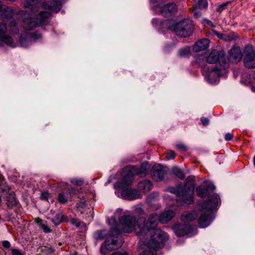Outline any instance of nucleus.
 I'll return each instance as SVG.
<instances>
[{"label":"nucleus","mask_w":255,"mask_h":255,"mask_svg":"<svg viewBox=\"0 0 255 255\" xmlns=\"http://www.w3.org/2000/svg\"><path fill=\"white\" fill-rule=\"evenodd\" d=\"M134 212L135 213L139 215H142L144 214V211L141 208L140 205H137L134 207Z\"/></svg>","instance_id":"nucleus-37"},{"label":"nucleus","mask_w":255,"mask_h":255,"mask_svg":"<svg viewBox=\"0 0 255 255\" xmlns=\"http://www.w3.org/2000/svg\"><path fill=\"white\" fill-rule=\"evenodd\" d=\"M176 156L175 153L173 151H170L168 153H167L165 158L167 160L173 159Z\"/></svg>","instance_id":"nucleus-39"},{"label":"nucleus","mask_w":255,"mask_h":255,"mask_svg":"<svg viewBox=\"0 0 255 255\" xmlns=\"http://www.w3.org/2000/svg\"><path fill=\"white\" fill-rule=\"evenodd\" d=\"M225 56V52L223 51L214 50L210 53L206 61L209 64H213L218 61L221 63L220 65H228Z\"/></svg>","instance_id":"nucleus-9"},{"label":"nucleus","mask_w":255,"mask_h":255,"mask_svg":"<svg viewBox=\"0 0 255 255\" xmlns=\"http://www.w3.org/2000/svg\"><path fill=\"white\" fill-rule=\"evenodd\" d=\"M3 180V176L0 174V183H2V181Z\"/></svg>","instance_id":"nucleus-56"},{"label":"nucleus","mask_w":255,"mask_h":255,"mask_svg":"<svg viewBox=\"0 0 255 255\" xmlns=\"http://www.w3.org/2000/svg\"><path fill=\"white\" fill-rule=\"evenodd\" d=\"M2 245L4 248H9L10 247V243L8 241H3L2 242Z\"/></svg>","instance_id":"nucleus-47"},{"label":"nucleus","mask_w":255,"mask_h":255,"mask_svg":"<svg viewBox=\"0 0 255 255\" xmlns=\"http://www.w3.org/2000/svg\"><path fill=\"white\" fill-rule=\"evenodd\" d=\"M215 189L214 185L210 184L207 186L202 185L196 188V192L198 196L203 198L206 197L209 194V191H214Z\"/></svg>","instance_id":"nucleus-17"},{"label":"nucleus","mask_w":255,"mask_h":255,"mask_svg":"<svg viewBox=\"0 0 255 255\" xmlns=\"http://www.w3.org/2000/svg\"><path fill=\"white\" fill-rule=\"evenodd\" d=\"M166 174L167 168L160 164L155 165L151 169V176L153 179L157 181L163 180Z\"/></svg>","instance_id":"nucleus-10"},{"label":"nucleus","mask_w":255,"mask_h":255,"mask_svg":"<svg viewBox=\"0 0 255 255\" xmlns=\"http://www.w3.org/2000/svg\"><path fill=\"white\" fill-rule=\"evenodd\" d=\"M214 218L213 215L211 213L202 214L198 220L200 227L203 228L208 227Z\"/></svg>","instance_id":"nucleus-18"},{"label":"nucleus","mask_w":255,"mask_h":255,"mask_svg":"<svg viewBox=\"0 0 255 255\" xmlns=\"http://www.w3.org/2000/svg\"><path fill=\"white\" fill-rule=\"evenodd\" d=\"M186 180L184 186L182 184H178L175 187L168 188L167 191L176 195L177 202L191 204L194 201L193 195L195 188V176H188Z\"/></svg>","instance_id":"nucleus-2"},{"label":"nucleus","mask_w":255,"mask_h":255,"mask_svg":"<svg viewBox=\"0 0 255 255\" xmlns=\"http://www.w3.org/2000/svg\"><path fill=\"white\" fill-rule=\"evenodd\" d=\"M172 172L173 174L181 179H183L185 177V175L183 171L177 167H173L172 168Z\"/></svg>","instance_id":"nucleus-30"},{"label":"nucleus","mask_w":255,"mask_h":255,"mask_svg":"<svg viewBox=\"0 0 255 255\" xmlns=\"http://www.w3.org/2000/svg\"><path fill=\"white\" fill-rule=\"evenodd\" d=\"M67 194H65L64 193H60L58 195V200L60 203H65L67 202L68 199V197L67 196Z\"/></svg>","instance_id":"nucleus-34"},{"label":"nucleus","mask_w":255,"mask_h":255,"mask_svg":"<svg viewBox=\"0 0 255 255\" xmlns=\"http://www.w3.org/2000/svg\"><path fill=\"white\" fill-rule=\"evenodd\" d=\"M51 221L55 225H58L62 222H69V219L67 216L60 213L57 214Z\"/></svg>","instance_id":"nucleus-24"},{"label":"nucleus","mask_w":255,"mask_h":255,"mask_svg":"<svg viewBox=\"0 0 255 255\" xmlns=\"http://www.w3.org/2000/svg\"><path fill=\"white\" fill-rule=\"evenodd\" d=\"M17 201L15 198V195L13 192H11L9 193L7 198V205L10 208H12L17 204Z\"/></svg>","instance_id":"nucleus-28"},{"label":"nucleus","mask_w":255,"mask_h":255,"mask_svg":"<svg viewBox=\"0 0 255 255\" xmlns=\"http://www.w3.org/2000/svg\"><path fill=\"white\" fill-rule=\"evenodd\" d=\"M38 0H24L23 5L25 7H29L36 4Z\"/></svg>","instance_id":"nucleus-35"},{"label":"nucleus","mask_w":255,"mask_h":255,"mask_svg":"<svg viewBox=\"0 0 255 255\" xmlns=\"http://www.w3.org/2000/svg\"><path fill=\"white\" fill-rule=\"evenodd\" d=\"M155 214L157 216V222L158 220L162 223H167L175 215L174 212L172 210H167L163 212L160 216H159L156 213H153L149 215V216Z\"/></svg>","instance_id":"nucleus-20"},{"label":"nucleus","mask_w":255,"mask_h":255,"mask_svg":"<svg viewBox=\"0 0 255 255\" xmlns=\"http://www.w3.org/2000/svg\"><path fill=\"white\" fill-rule=\"evenodd\" d=\"M1 203H2L1 198L0 196V206H1Z\"/></svg>","instance_id":"nucleus-60"},{"label":"nucleus","mask_w":255,"mask_h":255,"mask_svg":"<svg viewBox=\"0 0 255 255\" xmlns=\"http://www.w3.org/2000/svg\"><path fill=\"white\" fill-rule=\"evenodd\" d=\"M28 42V39L25 38V39H24V42L25 43H27Z\"/></svg>","instance_id":"nucleus-59"},{"label":"nucleus","mask_w":255,"mask_h":255,"mask_svg":"<svg viewBox=\"0 0 255 255\" xmlns=\"http://www.w3.org/2000/svg\"><path fill=\"white\" fill-rule=\"evenodd\" d=\"M229 3V2H226L219 5L217 7L216 10L219 12H221L223 10L225 9L227 7V5Z\"/></svg>","instance_id":"nucleus-36"},{"label":"nucleus","mask_w":255,"mask_h":255,"mask_svg":"<svg viewBox=\"0 0 255 255\" xmlns=\"http://www.w3.org/2000/svg\"><path fill=\"white\" fill-rule=\"evenodd\" d=\"M7 28L5 24L0 23V35H3V34L6 32Z\"/></svg>","instance_id":"nucleus-40"},{"label":"nucleus","mask_w":255,"mask_h":255,"mask_svg":"<svg viewBox=\"0 0 255 255\" xmlns=\"http://www.w3.org/2000/svg\"><path fill=\"white\" fill-rule=\"evenodd\" d=\"M77 205L82 208L85 207L87 205L86 200L84 198H80V200L77 203Z\"/></svg>","instance_id":"nucleus-41"},{"label":"nucleus","mask_w":255,"mask_h":255,"mask_svg":"<svg viewBox=\"0 0 255 255\" xmlns=\"http://www.w3.org/2000/svg\"><path fill=\"white\" fill-rule=\"evenodd\" d=\"M3 43H4L11 47H15L16 46V45L13 41V39L12 37L9 36L0 35V45Z\"/></svg>","instance_id":"nucleus-26"},{"label":"nucleus","mask_w":255,"mask_h":255,"mask_svg":"<svg viewBox=\"0 0 255 255\" xmlns=\"http://www.w3.org/2000/svg\"><path fill=\"white\" fill-rule=\"evenodd\" d=\"M219 196L214 194L208 197L207 201L203 203L202 205V209L210 211L214 209L217 206L219 200Z\"/></svg>","instance_id":"nucleus-13"},{"label":"nucleus","mask_w":255,"mask_h":255,"mask_svg":"<svg viewBox=\"0 0 255 255\" xmlns=\"http://www.w3.org/2000/svg\"><path fill=\"white\" fill-rule=\"evenodd\" d=\"M51 13L49 11H43L36 14L34 10L28 14L27 17L23 20V27L26 30H31L38 26L46 25L48 22V18Z\"/></svg>","instance_id":"nucleus-4"},{"label":"nucleus","mask_w":255,"mask_h":255,"mask_svg":"<svg viewBox=\"0 0 255 255\" xmlns=\"http://www.w3.org/2000/svg\"><path fill=\"white\" fill-rule=\"evenodd\" d=\"M208 2L207 0H197L196 5L195 8L196 9L197 8H206L207 7Z\"/></svg>","instance_id":"nucleus-32"},{"label":"nucleus","mask_w":255,"mask_h":255,"mask_svg":"<svg viewBox=\"0 0 255 255\" xmlns=\"http://www.w3.org/2000/svg\"><path fill=\"white\" fill-rule=\"evenodd\" d=\"M173 30L179 36L187 37L191 34L193 28L190 20L184 19L175 23Z\"/></svg>","instance_id":"nucleus-7"},{"label":"nucleus","mask_w":255,"mask_h":255,"mask_svg":"<svg viewBox=\"0 0 255 255\" xmlns=\"http://www.w3.org/2000/svg\"><path fill=\"white\" fill-rule=\"evenodd\" d=\"M233 138L232 135L230 133H227L225 136V139L227 141L231 140Z\"/></svg>","instance_id":"nucleus-50"},{"label":"nucleus","mask_w":255,"mask_h":255,"mask_svg":"<svg viewBox=\"0 0 255 255\" xmlns=\"http://www.w3.org/2000/svg\"><path fill=\"white\" fill-rule=\"evenodd\" d=\"M149 167L147 162L143 163L140 168L132 166L127 168L124 171L122 179L118 182V186L120 188H125L128 186L133 180V177L135 174L140 176H144Z\"/></svg>","instance_id":"nucleus-5"},{"label":"nucleus","mask_w":255,"mask_h":255,"mask_svg":"<svg viewBox=\"0 0 255 255\" xmlns=\"http://www.w3.org/2000/svg\"><path fill=\"white\" fill-rule=\"evenodd\" d=\"M158 217L154 214L149 216L148 220L140 217L136 221L131 215H124L119 219L121 227H117L121 231L129 233L133 230L139 238L140 253L138 255H156V252L162 248L168 240L167 234L159 229L157 225Z\"/></svg>","instance_id":"nucleus-1"},{"label":"nucleus","mask_w":255,"mask_h":255,"mask_svg":"<svg viewBox=\"0 0 255 255\" xmlns=\"http://www.w3.org/2000/svg\"><path fill=\"white\" fill-rule=\"evenodd\" d=\"M198 215L196 211L189 213H184L181 216V220L184 222H190L198 217Z\"/></svg>","instance_id":"nucleus-25"},{"label":"nucleus","mask_w":255,"mask_h":255,"mask_svg":"<svg viewBox=\"0 0 255 255\" xmlns=\"http://www.w3.org/2000/svg\"><path fill=\"white\" fill-rule=\"evenodd\" d=\"M110 223H116V220H115V219H112L110 220Z\"/></svg>","instance_id":"nucleus-57"},{"label":"nucleus","mask_w":255,"mask_h":255,"mask_svg":"<svg viewBox=\"0 0 255 255\" xmlns=\"http://www.w3.org/2000/svg\"><path fill=\"white\" fill-rule=\"evenodd\" d=\"M234 39V36L233 34H225L224 40L230 41Z\"/></svg>","instance_id":"nucleus-42"},{"label":"nucleus","mask_w":255,"mask_h":255,"mask_svg":"<svg viewBox=\"0 0 255 255\" xmlns=\"http://www.w3.org/2000/svg\"><path fill=\"white\" fill-rule=\"evenodd\" d=\"M69 221L70 222L71 224L75 225L77 227H79L81 224H83V225L85 227V225L84 223H81V222H78L76 219L71 218L70 220H69Z\"/></svg>","instance_id":"nucleus-38"},{"label":"nucleus","mask_w":255,"mask_h":255,"mask_svg":"<svg viewBox=\"0 0 255 255\" xmlns=\"http://www.w3.org/2000/svg\"><path fill=\"white\" fill-rule=\"evenodd\" d=\"M209 46V40L207 38L202 39L196 42L193 46V51L199 52L207 49Z\"/></svg>","instance_id":"nucleus-19"},{"label":"nucleus","mask_w":255,"mask_h":255,"mask_svg":"<svg viewBox=\"0 0 255 255\" xmlns=\"http://www.w3.org/2000/svg\"><path fill=\"white\" fill-rule=\"evenodd\" d=\"M190 49L189 47H185L179 50L178 55L180 57H185L189 55Z\"/></svg>","instance_id":"nucleus-31"},{"label":"nucleus","mask_w":255,"mask_h":255,"mask_svg":"<svg viewBox=\"0 0 255 255\" xmlns=\"http://www.w3.org/2000/svg\"><path fill=\"white\" fill-rule=\"evenodd\" d=\"M36 221L37 223L39 225V226L42 229L44 233H48L51 232V230L46 224V223L44 222L42 220L37 218L36 219Z\"/></svg>","instance_id":"nucleus-29"},{"label":"nucleus","mask_w":255,"mask_h":255,"mask_svg":"<svg viewBox=\"0 0 255 255\" xmlns=\"http://www.w3.org/2000/svg\"><path fill=\"white\" fill-rule=\"evenodd\" d=\"M176 147L177 149L181 151H185L187 149L186 146L182 143H179L176 144Z\"/></svg>","instance_id":"nucleus-43"},{"label":"nucleus","mask_w":255,"mask_h":255,"mask_svg":"<svg viewBox=\"0 0 255 255\" xmlns=\"http://www.w3.org/2000/svg\"><path fill=\"white\" fill-rule=\"evenodd\" d=\"M41 38V34L37 32L24 33L21 35L19 43L20 46L25 48L30 45L32 42H35Z\"/></svg>","instance_id":"nucleus-8"},{"label":"nucleus","mask_w":255,"mask_h":255,"mask_svg":"<svg viewBox=\"0 0 255 255\" xmlns=\"http://www.w3.org/2000/svg\"><path fill=\"white\" fill-rule=\"evenodd\" d=\"M194 8H195V7ZM197 9H198V8L196 9L195 8H194L195 11L194 13V15L196 18H198V17H199L201 15V12L200 11H196Z\"/></svg>","instance_id":"nucleus-52"},{"label":"nucleus","mask_w":255,"mask_h":255,"mask_svg":"<svg viewBox=\"0 0 255 255\" xmlns=\"http://www.w3.org/2000/svg\"><path fill=\"white\" fill-rule=\"evenodd\" d=\"M173 229L178 237H182L190 233L191 227L187 224H177L173 227Z\"/></svg>","instance_id":"nucleus-15"},{"label":"nucleus","mask_w":255,"mask_h":255,"mask_svg":"<svg viewBox=\"0 0 255 255\" xmlns=\"http://www.w3.org/2000/svg\"><path fill=\"white\" fill-rule=\"evenodd\" d=\"M244 63L247 68H255V51L252 48L245 51Z\"/></svg>","instance_id":"nucleus-11"},{"label":"nucleus","mask_w":255,"mask_h":255,"mask_svg":"<svg viewBox=\"0 0 255 255\" xmlns=\"http://www.w3.org/2000/svg\"><path fill=\"white\" fill-rule=\"evenodd\" d=\"M0 189L2 192H7L9 190V187L7 185L3 184V183L0 184Z\"/></svg>","instance_id":"nucleus-45"},{"label":"nucleus","mask_w":255,"mask_h":255,"mask_svg":"<svg viewBox=\"0 0 255 255\" xmlns=\"http://www.w3.org/2000/svg\"><path fill=\"white\" fill-rule=\"evenodd\" d=\"M122 196L125 199L133 200L141 198L138 191L134 189L126 188L122 192Z\"/></svg>","instance_id":"nucleus-14"},{"label":"nucleus","mask_w":255,"mask_h":255,"mask_svg":"<svg viewBox=\"0 0 255 255\" xmlns=\"http://www.w3.org/2000/svg\"><path fill=\"white\" fill-rule=\"evenodd\" d=\"M43 6L55 12L58 11L61 8V4L58 1L53 0L51 1H47L43 3Z\"/></svg>","instance_id":"nucleus-22"},{"label":"nucleus","mask_w":255,"mask_h":255,"mask_svg":"<svg viewBox=\"0 0 255 255\" xmlns=\"http://www.w3.org/2000/svg\"><path fill=\"white\" fill-rule=\"evenodd\" d=\"M74 184H75L77 185L81 186L83 184V182L81 180H74L72 181Z\"/></svg>","instance_id":"nucleus-51"},{"label":"nucleus","mask_w":255,"mask_h":255,"mask_svg":"<svg viewBox=\"0 0 255 255\" xmlns=\"http://www.w3.org/2000/svg\"><path fill=\"white\" fill-rule=\"evenodd\" d=\"M214 33L216 35H217L218 36V37H219V38L224 40V37H225L224 34L219 33V32L215 31V30L214 31Z\"/></svg>","instance_id":"nucleus-48"},{"label":"nucleus","mask_w":255,"mask_h":255,"mask_svg":"<svg viewBox=\"0 0 255 255\" xmlns=\"http://www.w3.org/2000/svg\"><path fill=\"white\" fill-rule=\"evenodd\" d=\"M205 21L209 26H211L212 27H214V25L213 24V22L212 21H211L210 20H209L208 19H206V20H205Z\"/></svg>","instance_id":"nucleus-53"},{"label":"nucleus","mask_w":255,"mask_h":255,"mask_svg":"<svg viewBox=\"0 0 255 255\" xmlns=\"http://www.w3.org/2000/svg\"><path fill=\"white\" fill-rule=\"evenodd\" d=\"M50 194L48 192H43L41 194L40 198L42 200H48Z\"/></svg>","instance_id":"nucleus-46"},{"label":"nucleus","mask_w":255,"mask_h":255,"mask_svg":"<svg viewBox=\"0 0 255 255\" xmlns=\"http://www.w3.org/2000/svg\"><path fill=\"white\" fill-rule=\"evenodd\" d=\"M11 255H23L21 251L16 249H13L11 250Z\"/></svg>","instance_id":"nucleus-44"},{"label":"nucleus","mask_w":255,"mask_h":255,"mask_svg":"<svg viewBox=\"0 0 255 255\" xmlns=\"http://www.w3.org/2000/svg\"><path fill=\"white\" fill-rule=\"evenodd\" d=\"M228 65L216 66L215 67H209L206 65L202 68V73L205 79L210 83L216 84L219 81V77L224 74Z\"/></svg>","instance_id":"nucleus-6"},{"label":"nucleus","mask_w":255,"mask_h":255,"mask_svg":"<svg viewBox=\"0 0 255 255\" xmlns=\"http://www.w3.org/2000/svg\"><path fill=\"white\" fill-rule=\"evenodd\" d=\"M201 122L203 126H207L209 124V120L207 118H202L201 119Z\"/></svg>","instance_id":"nucleus-49"},{"label":"nucleus","mask_w":255,"mask_h":255,"mask_svg":"<svg viewBox=\"0 0 255 255\" xmlns=\"http://www.w3.org/2000/svg\"><path fill=\"white\" fill-rule=\"evenodd\" d=\"M108 234L109 232L105 230H98L94 233V237L96 240H103L107 238Z\"/></svg>","instance_id":"nucleus-27"},{"label":"nucleus","mask_w":255,"mask_h":255,"mask_svg":"<svg viewBox=\"0 0 255 255\" xmlns=\"http://www.w3.org/2000/svg\"><path fill=\"white\" fill-rule=\"evenodd\" d=\"M111 255H127V253H122L120 252H117L113 253Z\"/></svg>","instance_id":"nucleus-54"},{"label":"nucleus","mask_w":255,"mask_h":255,"mask_svg":"<svg viewBox=\"0 0 255 255\" xmlns=\"http://www.w3.org/2000/svg\"><path fill=\"white\" fill-rule=\"evenodd\" d=\"M60 187H65L66 186V184L65 183H64V182L60 183Z\"/></svg>","instance_id":"nucleus-55"},{"label":"nucleus","mask_w":255,"mask_h":255,"mask_svg":"<svg viewBox=\"0 0 255 255\" xmlns=\"http://www.w3.org/2000/svg\"><path fill=\"white\" fill-rule=\"evenodd\" d=\"M242 57L240 48L238 47H233L229 52V60L233 63H237Z\"/></svg>","instance_id":"nucleus-16"},{"label":"nucleus","mask_w":255,"mask_h":255,"mask_svg":"<svg viewBox=\"0 0 255 255\" xmlns=\"http://www.w3.org/2000/svg\"><path fill=\"white\" fill-rule=\"evenodd\" d=\"M53 252V251L52 249H48V253L50 254V253H52Z\"/></svg>","instance_id":"nucleus-58"},{"label":"nucleus","mask_w":255,"mask_h":255,"mask_svg":"<svg viewBox=\"0 0 255 255\" xmlns=\"http://www.w3.org/2000/svg\"><path fill=\"white\" fill-rule=\"evenodd\" d=\"M120 230L116 227H112L106 241L101 245L100 253L108 255L110 252L118 250L123 245V240L120 236Z\"/></svg>","instance_id":"nucleus-3"},{"label":"nucleus","mask_w":255,"mask_h":255,"mask_svg":"<svg viewBox=\"0 0 255 255\" xmlns=\"http://www.w3.org/2000/svg\"><path fill=\"white\" fill-rule=\"evenodd\" d=\"M13 12L10 8L4 5L0 1V14H1L2 19H9L12 17Z\"/></svg>","instance_id":"nucleus-21"},{"label":"nucleus","mask_w":255,"mask_h":255,"mask_svg":"<svg viewBox=\"0 0 255 255\" xmlns=\"http://www.w3.org/2000/svg\"><path fill=\"white\" fill-rule=\"evenodd\" d=\"M152 188V183L149 180H143L140 182L138 184V189L142 192H148L150 191Z\"/></svg>","instance_id":"nucleus-23"},{"label":"nucleus","mask_w":255,"mask_h":255,"mask_svg":"<svg viewBox=\"0 0 255 255\" xmlns=\"http://www.w3.org/2000/svg\"><path fill=\"white\" fill-rule=\"evenodd\" d=\"M178 10V7L174 2H169L160 7L161 14L165 17L174 14Z\"/></svg>","instance_id":"nucleus-12"},{"label":"nucleus","mask_w":255,"mask_h":255,"mask_svg":"<svg viewBox=\"0 0 255 255\" xmlns=\"http://www.w3.org/2000/svg\"><path fill=\"white\" fill-rule=\"evenodd\" d=\"M9 27L10 30L14 33H17L18 32V27L17 24L15 20H12L9 23Z\"/></svg>","instance_id":"nucleus-33"}]
</instances>
